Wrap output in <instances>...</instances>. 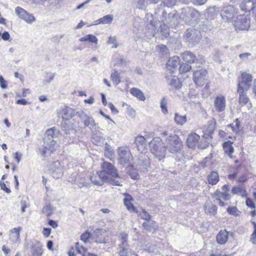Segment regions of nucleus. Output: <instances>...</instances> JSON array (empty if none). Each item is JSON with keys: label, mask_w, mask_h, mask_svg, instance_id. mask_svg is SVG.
Masks as SVG:
<instances>
[{"label": "nucleus", "mask_w": 256, "mask_h": 256, "mask_svg": "<svg viewBox=\"0 0 256 256\" xmlns=\"http://www.w3.org/2000/svg\"><path fill=\"white\" fill-rule=\"evenodd\" d=\"M60 134V131L55 127L46 130L44 140V144L40 148L41 155L45 158L56 150V142L54 140Z\"/></svg>", "instance_id": "nucleus-1"}, {"label": "nucleus", "mask_w": 256, "mask_h": 256, "mask_svg": "<svg viewBox=\"0 0 256 256\" xmlns=\"http://www.w3.org/2000/svg\"><path fill=\"white\" fill-rule=\"evenodd\" d=\"M102 170L90 176L91 182L95 185L102 186L104 182H110L112 178V166L108 162H103Z\"/></svg>", "instance_id": "nucleus-2"}, {"label": "nucleus", "mask_w": 256, "mask_h": 256, "mask_svg": "<svg viewBox=\"0 0 256 256\" xmlns=\"http://www.w3.org/2000/svg\"><path fill=\"white\" fill-rule=\"evenodd\" d=\"M150 151L159 161L165 158L166 147L164 146L162 140L156 137L149 142Z\"/></svg>", "instance_id": "nucleus-3"}, {"label": "nucleus", "mask_w": 256, "mask_h": 256, "mask_svg": "<svg viewBox=\"0 0 256 256\" xmlns=\"http://www.w3.org/2000/svg\"><path fill=\"white\" fill-rule=\"evenodd\" d=\"M252 77L251 74L242 72L238 78V92H247L252 83Z\"/></svg>", "instance_id": "nucleus-4"}, {"label": "nucleus", "mask_w": 256, "mask_h": 256, "mask_svg": "<svg viewBox=\"0 0 256 256\" xmlns=\"http://www.w3.org/2000/svg\"><path fill=\"white\" fill-rule=\"evenodd\" d=\"M118 162L123 166L128 165L132 160L133 158L130 150L128 147L122 146L118 150Z\"/></svg>", "instance_id": "nucleus-5"}, {"label": "nucleus", "mask_w": 256, "mask_h": 256, "mask_svg": "<svg viewBox=\"0 0 256 256\" xmlns=\"http://www.w3.org/2000/svg\"><path fill=\"white\" fill-rule=\"evenodd\" d=\"M166 142V150L172 153L178 152L181 148L180 140L176 134L170 136L167 138Z\"/></svg>", "instance_id": "nucleus-6"}, {"label": "nucleus", "mask_w": 256, "mask_h": 256, "mask_svg": "<svg viewBox=\"0 0 256 256\" xmlns=\"http://www.w3.org/2000/svg\"><path fill=\"white\" fill-rule=\"evenodd\" d=\"M237 14V11L232 6H227L223 8L220 12V16L223 20L230 22Z\"/></svg>", "instance_id": "nucleus-7"}, {"label": "nucleus", "mask_w": 256, "mask_h": 256, "mask_svg": "<svg viewBox=\"0 0 256 256\" xmlns=\"http://www.w3.org/2000/svg\"><path fill=\"white\" fill-rule=\"evenodd\" d=\"M120 244L118 248L120 256H128L130 248L127 243L128 234L122 233L118 236Z\"/></svg>", "instance_id": "nucleus-8"}, {"label": "nucleus", "mask_w": 256, "mask_h": 256, "mask_svg": "<svg viewBox=\"0 0 256 256\" xmlns=\"http://www.w3.org/2000/svg\"><path fill=\"white\" fill-rule=\"evenodd\" d=\"M15 12L20 18L24 20L28 24H32L36 20V18L32 14L28 13L20 6H17L16 8Z\"/></svg>", "instance_id": "nucleus-9"}, {"label": "nucleus", "mask_w": 256, "mask_h": 256, "mask_svg": "<svg viewBox=\"0 0 256 256\" xmlns=\"http://www.w3.org/2000/svg\"><path fill=\"white\" fill-rule=\"evenodd\" d=\"M207 74V71L204 68L194 70L193 74V80L194 83L198 86L203 85Z\"/></svg>", "instance_id": "nucleus-10"}, {"label": "nucleus", "mask_w": 256, "mask_h": 256, "mask_svg": "<svg viewBox=\"0 0 256 256\" xmlns=\"http://www.w3.org/2000/svg\"><path fill=\"white\" fill-rule=\"evenodd\" d=\"M50 173L55 179L62 178L64 174L63 166L58 161L54 162L50 168Z\"/></svg>", "instance_id": "nucleus-11"}, {"label": "nucleus", "mask_w": 256, "mask_h": 256, "mask_svg": "<svg viewBox=\"0 0 256 256\" xmlns=\"http://www.w3.org/2000/svg\"><path fill=\"white\" fill-rule=\"evenodd\" d=\"M146 140V138L141 135L137 136L134 138V144L137 149L142 154H145L147 152Z\"/></svg>", "instance_id": "nucleus-12"}, {"label": "nucleus", "mask_w": 256, "mask_h": 256, "mask_svg": "<svg viewBox=\"0 0 256 256\" xmlns=\"http://www.w3.org/2000/svg\"><path fill=\"white\" fill-rule=\"evenodd\" d=\"M250 19L244 16H239L236 21V26L242 30H248L250 27Z\"/></svg>", "instance_id": "nucleus-13"}, {"label": "nucleus", "mask_w": 256, "mask_h": 256, "mask_svg": "<svg viewBox=\"0 0 256 256\" xmlns=\"http://www.w3.org/2000/svg\"><path fill=\"white\" fill-rule=\"evenodd\" d=\"M185 36L188 40L192 43L198 42L200 39V32L194 28L187 30L185 33Z\"/></svg>", "instance_id": "nucleus-14"}, {"label": "nucleus", "mask_w": 256, "mask_h": 256, "mask_svg": "<svg viewBox=\"0 0 256 256\" xmlns=\"http://www.w3.org/2000/svg\"><path fill=\"white\" fill-rule=\"evenodd\" d=\"M188 16H190L191 18L196 20L199 18L200 14L198 10L193 8L187 7L182 8L180 17L184 18H185L188 17Z\"/></svg>", "instance_id": "nucleus-15"}, {"label": "nucleus", "mask_w": 256, "mask_h": 256, "mask_svg": "<svg viewBox=\"0 0 256 256\" xmlns=\"http://www.w3.org/2000/svg\"><path fill=\"white\" fill-rule=\"evenodd\" d=\"M226 106V102L224 96L220 95L216 96L214 100V107L218 112H222Z\"/></svg>", "instance_id": "nucleus-16"}, {"label": "nucleus", "mask_w": 256, "mask_h": 256, "mask_svg": "<svg viewBox=\"0 0 256 256\" xmlns=\"http://www.w3.org/2000/svg\"><path fill=\"white\" fill-rule=\"evenodd\" d=\"M79 117L84 123L85 127H88L92 130L95 126L96 123L93 118L87 115L85 112H82L79 114Z\"/></svg>", "instance_id": "nucleus-17"}, {"label": "nucleus", "mask_w": 256, "mask_h": 256, "mask_svg": "<svg viewBox=\"0 0 256 256\" xmlns=\"http://www.w3.org/2000/svg\"><path fill=\"white\" fill-rule=\"evenodd\" d=\"M180 64V58L178 56H174L170 58L166 63V68L170 72L174 73L177 69V67Z\"/></svg>", "instance_id": "nucleus-18"}, {"label": "nucleus", "mask_w": 256, "mask_h": 256, "mask_svg": "<svg viewBox=\"0 0 256 256\" xmlns=\"http://www.w3.org/2000/svg\"><path fill=\"white\" fill-rule=\"evenodd\" d=\"M247 92H238L239 94V104L242 106H246L248 110L252 108V104L250 102V99L246 95Z\"/></svg>", "instance_id": "nucleus-19"}, {"label": "nucleus", "mask_w": 256, "mask_h": 256, "mask_svg": "<svg viewBox=\"0 0 256 256\" xmlns=\"http://www.w3.org/2000/svg\"><path fill=\"white\" fill-rule=\"evenodd\" d=\"M200 136L196 133L190 134L187 138V144L190 148H194L198 144V142L200 140Z\"/></svg>", "instance_id": "nucleus-20"}, {"label": "nucleus", "mask_w": 256, "mask_h": 256, "mask_svg": "<svg viewBox=\"0 0 256 256\" xmlns=\"http://www.w3.org/2000/svg\"><path fill=\"white\" fill-rule=\"evenodd\" d=\"M228 232L226 230H220L216 236V242L220 244H225L228 239Z\"/></svg>", "instance_id": "nucleus-21"}, {"label": "nucleus", "mask_w": 256, "mask_h": 256, "mask_svg": "<svg viewBox=\"0 0 256 256\" xmlns=\"http://www.w3.org/2000/svg\"><path fill=\"white\" fill-rule=\"evenodd\" d=\"M20 227L14 228L10 231V239L14 243H18L20 241Z\"/></svg>", "instance_id": "nucleus-22"}, {"label": "nucleus", "mask_w": 256, "mask_h": 256, "mask_svg": "<svg viewBox=\"0 0 256 256\" xmlns=\"http://www.w3.org/2000/svg\"><path fill=\"white\" fill-rule=\"evenodd\" d=\"M124 202L126 208L130 212H136V208L132 203L133 200L132 196L128 194H124Z\"/></svg>", "instance_id": "nucleus-23"}, {"label": "nucleus", "mask_w": 256, "mask_h": 256, "mask_svg": "<svg viewBox=\"0 0 256 256\" xmlns=\"http://www.w3.org/2000/svg\"><path fill=\"white\" fill-rule=\"evenodd\" d=\"M122 174H120L118 170L113 166V185L122 186L124 180Z\"/></svg>", "instance_id": "nucleus-24"}, {"label": "nucleus", "mask_w": 256, "mask_h": 256, "mask_svg": "<svg viewBox=\"0 0 256 256\" xmlns=\"http://www.w3.org/2000/svg\"><path fill=\"white\" fill-rule=\"evenodd\" d=\"M240 9L244 12H249L256 8L254 4L251 0H244L240 4Z\"/></svg>", "instance_id": "nucleus-25"}, {"label": "nucleus", "mask_w": 256, "mask_h": 256, "mask_svg": "<svg viewBox=\"0 0 256 256\" xmlns=\"http://www.w3.org/2000/svg\"><path fill=\"white\" fill-rule=\"evenodd\" d=\"M130 92L139 100L144 102L146 100L144 92L138 88H130Z\"/></svg>", "instance_id": "nucleus-26"}, {"label": "nucleus", "mask_w": 256, "mask_h": 256, "mask_svg": "<svg viewBox=\"0 0 256 256\" xmlns=\"http://www.w3.org/2000/svg\"><path fill=\"white\" fill-rule=\"evenodd\" d=\"M62 114L63 119L68 120L74 116V110L68 106H65L62 110Z\"/></svg>", "instance_id": "nucleus-27"}, {"label": "nucleus", "mask_w": 256, "mask_h": 256, "mask_svg": "<svg viewBox=\"0 0 256 256\" xmlns=\"http://www.w3.org/2000/svg\"><path fill=\"white\" fill-rule=\"evenodd\" d=\"M208 180L209 184L215 185L219 181V176L217 172L212 171L208 176Z\"/></svg>", "instance_id": "nucleus-28"}, {"label": "nucleus", "mask_w": 256, "mask_h": 256, "mask_svg": "<svg viewBox=\"0 0 256 256\" xmlns=\"http://www.w3.org/2000/svg\"><path fill=\"white\" fill-rule=\"evenodd\" d=\"M232 142L228 140L223 144V148L226 154L230 158H232V154L234 151V148L232 146Z\"/></svg>", "instance_id": "nucleus-29"}, {"label": "nucleus", "mask_w": 256, "mask_h": 256, "mask_svg": "<svg viewBox=\"0 0 256 256\" xmlns=\"http://www.w3.org/2000/svg\"><path fill=\"white\" fill-rule=\"evenodd\" d=\"M182 58L186 62H194L196 60V56L190 52L186 51L182 53Z\"/></svg>", "instance_id": "nucleus-30"}, {"label": "nucleus", "mask_w": 256, "mask_h": 256, "mask_svg": "<svg viewBox=\"0 0 256 256\" xmlns=\"http://www.w3.org/2000/svg\"><path fill=\"white\" fill-rule=\"evenodd\" d=\"M143 227L150 232H153L156 228V225L154 222L148 220L142 224Z\"/></svg>", "instance_id": "nucleus-31"}, {"label": "nucleus", "mask_w": 256, "mask_h": 256, "mask_svg": "<svg viewBox=\"0 0 256 256\" xmlns=\"http://www.w3.org/2000/svg\"><path fill=\"white\" fill-rule=\"evenodd\" d=\"M214 196L216 198H222L224 200H228L230 199L231 196L226 192H220L219 190H216L214 194Z\"/></svg>", "instance_id": "nucleus-32"}, {"label": "nucleus", "mask_w": 256, "mask_h": 256, "mask_svg": "<svg viewBox=\"0 0 256 256\" xmlns=\"http://www.w3.org/2000/svg\"><path fill=\"white\" fill-rule=\"evenodd\" d=\"M232 193L233 194L240 195L242 198L246 196L247 192L246 190L240 186H234L232 190Z\"/></svg>", "instance_id": "nucleus-33"}, {"label": "nucleus", "mask_w": 256, "mask_h": 256, "mask_svg": "<svg viewBox=\"0 0 256 256\" xmlns=\"http://www.w3.org/2000/svg\"><path fill=\"white\" fill-rule=\"evenodd\" d=\"M215 130V123L213 122H211L208 124L207 127L205 129V134L204 136V137H206V138H211V135L214 133V130Z\"/></svg>", "instance_id": "nucleus-34"}, {"label": "nucleus", "mask_w": 256, "mask_h": 256, "mask_svg": "<svg viewBox=\"0 0 256 256\" xmlns=\"http://www.w3.org/2000/svg\"><path fill=\"white\" fill-rule=\"evenodd\" d=\"M150 160L145 156H141L138 158V164L144 169H147L150 166Z\"/></svg>", "instance_id": "nucleus-35"}, {"label": "nucleus", "mask_w": 256, "mask_h": 256, "mask_svg": "<svg viewBox=\"0 0 256 256\" xmlns=\"http://www.w3.org/2000/svg\"><path fill=\"white\" fill-rule=\"evenodd\" d=\"M204 210L206 213L214 214L216 212L217 207L216 205L206 202L204 204Z\"/></svg>", "instance_id": "nucleus-36"}, {"label": "nucleus", "mask_w": 256, "mask_h": 256, "mask_svg": "<svg viewBox=\"0 0 256 256\" xmlns=\"http://www.w3.org/2000/svg\"><path fill=\"white\" fill-rule=\"evenodd\" d=\"M79 40L80 42H88L96 44L98 43V41L96 37L95 36L92 34H89L86 35L82 37Z\"/></svg>", "instance_id": "nucleus-37"}, {"label": "nucleus", "mask_w": 256, "mask_h": 256, "mask_svg": "<svg viewBox=\"0 0 256 256\" xmlns=\"http://www.w3.org/2000/svg\"><path fill=\"white\" fill-rule=\"evenodd\" d=\"M126 170L129 172V175L132 180H136L140 178V175L137 170L134 169L132 166H127Z\"/></svg>", "instance_id": "nucleus-38"}, {"label": "nucleus", "mask_w": 256, "mask_h": 256, "mask_svg": "<svg viewBox=\"0 0 256 256\" xmlns=\"http://www.w3.org/2000/svg\"><path fill=\"white\" fill-rule=\"evenodd\" d=\"M174 120L177 124L182 126L186 122L187 118L186 116H181L176 113L174 116Z\"/></svg>", "instance_id": "nucleus-39"}, {"label": "nucleus", "mask_w": 256, "mask_h": 256, "mask_svg": "<svg viewBox=\"0 0 256 256\" xmlns=\"http://www.w3.org/2000/svg\"><path fill=\"white\" fill-rule=\"evenodd\" d=\"M160 32L164 38H168L170 35L169 28L166 24H163L160 26Z\"/></svg>", "instance_id": "nucleus-40"}, {"label": "nucleus", "mask_w": 256, "mask_h": 256, "mask_svg": "<svg viewBox=\"0 0 256 256\" xmlns=\"http://www.w3.org/2000/svg\"><path fill=\"white\" fill-rule=\"evenodd\" d=\"M240 122L236 118L234 123L228 126V128H230L234 132H238L240 130Z\"/></svg>", "instance_id": "nucleus-41"}, {"label": "nucleus", "mask_w": 256, "mask_h": 256, "mask_svg": "<svg viewBox=\"0 0 256 256\" xmlns=\"http://www.w3.org/2000/svg\"><path fill=\"white\" fill-rule=\"evenodd\" d=\"M32 256H40L42 254V248L40 245L32 248Z\"/></svg>", "instance_id": "nucleus-42"}, {"label": "nucleus", "mask_w": 256, "mask_h": 256, "mask_svg": "<svg viewBox=\"0 0 256 256\" xmlns=\"http://www.w3.org/2000/svg\"><path fill=\"white\" fill-rule=\"evenodd\" d=\"M168 99L166 97H163L160 100V107L163 114H166L168 113L167 109Z\"/></svg>", "instance_id": "nucleus-43"}, {"label": "nucleus", "mask_w": 256, "mask_h": 256, "mask_svg": "<svg viewBox=\"0 0 256 256\" xmlns=\"http://www.w3.org/2000/svg\"><path fill=\"white\" fill-rule=\"evenodd\" d=\"M227 212L230 215L234 216H238L241 214V212L238 210L236 206H229L226 210Z\"/></svg>", "instance_id": "nucleus-44"}, {"label": "nucleus", "mask_w": 256, "mask_h": 256, "mask_svg": "<svg viewBox=\"0 0 256 256\" xmlns=\"http://www.w3.org/2000/svg\"><path fill=\"white\" fill-rule=\"evenodd\" d=\"M62 130H64L66 134L70 133V131L72 130L74 128L73 124L69 122H63L62 123Z\"/></svg>", "instance_id": "nucleus-45"}, {"label": "nucleus", "mask_w": 256, "mask_h": 256, "mask_svg": "<svg viewBox=\"0 0 256 256\" xmlns=\"http://www.w3.org/2000/svg\"><path fill=\"white\" fill-rule=\"evenodd\" d=\"M104 149L105 156L111 160H112V151L111 150V146L107 143H106Z\"/></svg>", "instance_id": "nucleus-46"}, {"label": "nucleus", "mask_w": 256, "mask_h": 256, "mask_svg": "<svg viewBox=\"0 0 256 256\" xmlns=\"http://www.w3.org/2000/svg\"><path fill=\"white\" fill-rule=\"evenodd\" d=\"M192 67L188 64L182 63V64L179 67V72L180 73H186L188 72Z\"/></svg>", "instance_id": "nucleus-47"}, {"label": "nucleus", "mask_w": 256, "mask_h": 256, "mask_svg": "<svg viewBox=\"0 0 256 256\" xmlns=\"http://www.w3.org/2000/svg\"><path fill=\"white\" fill-rule=\"evenodd\" d=\"M54 211V207L50 205H48L44 206L42 208L43 213L45 214L47 216L51 215Z\"/></svg>", "instance_id": "nucleus-48"}, {"label": "nucleus", "mask_w": 256, "mask_h": 256, "mask_svg": "<svg viewBox=\"0 0 256 256\" xmlns=\"http://www.w3.org/2000/svg\"><path fill=\"white\" fill-rule=\"evenodd\" d=\"M75 249L76 251L77 254L80 255H84V253L86 252V250L78 242H76L75 244Z\"/></svg>", "instance_id": "nucleus-49"}, {"label": "nucleus", "mask_w": 256, "mask_h": 256, "mask_svg": "<svg viewBox=\"0 0 256 256\" xmlns=\"http://www.w3.org/2000/svg\"><path fill=\"white\" fill-rule=\"evenodd\" d=\"M127 64V62L126 60L123 58L121 56L117 57L115 60V66H123Z\"/></svg>", "instance_id": "nucleus-50"}, {"label": "nucleus", "mask_w": 256, "mask_h": 256, "mask_svg": "<svg viewBox=\"0 0 256 256\" xmlns=\"http://www.w3.org/2000/svg\"><path fill=\"white\" fill-rule=\"evenodd\" d=\"M120 72L114 70L113 72V84H118L120 82Z\"/></svg>", "instance_id": "nucleus-51"}, {"label": "nucleus", "mask_w": 256, "mask_h": 256, "mask_svg": "<svg viewBox=\"0 0 256 256\" xmlns=\"http://www.w3.org/2000/svg\"><path fill=\"white\" fill-rule=\"evenodd\" d=\"M140 216L141 218L145 220L146 222L150 220V214L144 210H142L140 213Z\"/></svg>", "instance_id": "nucleus-52"}, {"label": "nucleus", "mask_w": 256, "mask_h": 256, "mask_svg": "<svg viewBox=\"0 0 256 256\" xmlns=\"http://www.w3.org/2000/svg\"><path fill=\"white\" fill-rule=\"evenodd\" d=\"M253 226H254V232L250 236V241L256 244V222H252Z\"/></svg>", "instance_id": "nucleus-53"}, {"label": "nucleus", "mask_w": 256, "mask_h": 256, "mask_svg": "<svg viewBox=\"0 0 256 256\" xmlns=\"http://www.w3.org/2000/svg\"><path fill=\"white\" fill-rule=\"evenodd\" d=\"M126 106V114H128V115L134 118L135 116V110L132 108H131L130 106H128L127 104H123V106Z\"/></svg>", "instance_id": "nucleus-54"}, {"label": "nucleus", "mask_w": 256, "mask_h": 256, "mask_svg": "<svg viewBox=\"0 0 256 256\" xmlns=\"http://www.w3.org/2000/svg\"><path fill=\"white\" fill-rule=\"evenodd\" d=\"M92 140L94 144L96 145H99L103 140V138L94 134L92 136Z\"/></svg>", "instance_id": "nucleus-55"}, {"label": "nucleus", "mask_w": 256, "mask_h": 256, "mask_svg": "<svg viewBox=\"0 0 256 256\" xmlns=\"http://www.w3.org/2000/svg\"><path fill=\"white\" fill-rule=\"evenodd\" d=\"M102 24H108L112 21V16L106 15L100 18Z\"/></svg>", "instance_id": "nucleus-56"}, {"label": "nucleus", "mask_w": 256, "mask_h": 256, "mask_svg": "<svg viewBox=\"0 0 256 256\" xmlns=\"http://www.w3.org/2000/svg\"><path fill=\"white\" fill-rule=\"evenodd\" d=\"M156 48L158 50L160 51L162 54H166L168 52V48L164 45L160 44L157 46Z\"/></svg>", "instance_id": "nucleus-57"}, {"label": "nucleus", "mask_w": 256, "mask_h": 256, "mask_svg": "<svg viewBox=\"0 0 256 256\" xmlns=\"http://www.w3.org/2000/svg\"><path fill=\"white\" fill-rule=\"evenodd\" d=\"M88 182L84 178H80L77 182V185L80 188L82 187H87L88 186Z\"/></svg>", "instance_id": "nucleus-58"}, {"label": "nucleus", "mask_w": 256, "mask_h": 256, "mask_svg": "<svg viewBox=\"0 0 256 256\" xmlns=\"http://www.w3.org/2000/svg\"><path fill=\"white\" fill-rule=\"evenodd\" d=\"M152 26V28L151 29L150 32L148 31L146 33V36L148 38H150V39L151 38H152L156 34V28H154V26Z\"/></svg>", "instance_id": "nucleus-59"}, {"label": "nucleus", "mask_w": 256, "mask_h": 256, "mask_svg": "<svg viewBox=\"0 0 256 256\" xmlns=\"http://www.w3.org/2000/svg\"><path fill=\"white\" fill-rule=\"evenodd\" d=\"M246 204L248 206L252 208H254L256 207L254 203L250 198H248L246 200Z\"/></svg>", "instance_id": "nucleus-60"}, {"label": "nucleus", "mask_w": 256, "mask_h": 256, "mask_svg": "<svg viewBox=\"0 0 256 256\" xmlns=\"http://www.w3.org/2000/svg\"><path fill=\"white\" fill-rule=\"evenodd\" d=\"M51 230H52L50 228H44L42 231V234L46 238H48L50 236Z\"/></svg>", "instance_id": "nucleus-61"}, {"label": "nucleus", "mask_w": 256, "mask_h": 256, "mask_svg": "<svg viewBox=\"0 0 256 256\" xmlns=\"http://www.w3.org/2000/svg\"><path fill=\"white\" fill-rule=\"evenodd\" d=\"M251 56V54L249 52H246L240 54L239 55L240 58L242 60H246L248 59V56Z\"/></svg>", "instance_id": "nucleus-62"}, {"label": "nucleus", "mask_w": 256, "mask_h": 256, "mask_svg": "<svg viewBox=\"0 0 256 256\" xmlns=\"http://www.w3.org/2000/svg\"><path fill=\"white\" fill-rule=\"evenodd\" d=\"M90 234L89 232H86L84 233L80 237V239L84 241V242H86L87 240H88V238H90Z\"/></svg>", "instance_id": "nucleus-63"}, {"label": "nucleus", "mask_w": 256, "mask_h": 256, "mask_svg": "<svg viewBox=\"0 0 256 256\" xmlns=\"http://www.w3.org/2000/svg\"><path fill=\"white\" fill-rule=\"evenodd\" d=\"M0 86L1 88L4 89L7 87L6 82L4 80L2 76H0Z\"/></svg>", "instance_id": "nucleus-64"}]
</instances>
